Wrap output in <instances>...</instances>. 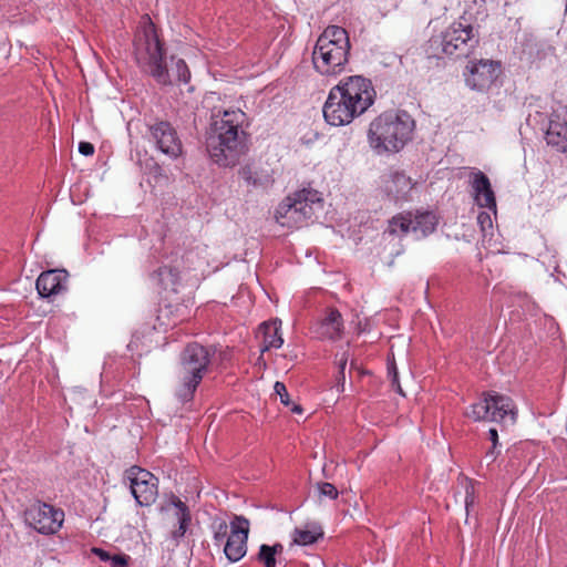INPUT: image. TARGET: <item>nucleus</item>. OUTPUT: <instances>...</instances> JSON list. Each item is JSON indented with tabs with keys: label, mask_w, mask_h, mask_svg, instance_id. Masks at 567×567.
Instances as JSON below:
<instances>
[{
	"label": "nucleus",
	"mask_w": 567,
	"mask_h": 567,
	"mask_svg": "<svg viewBox=\"0 0 567 567\" xmlns=\"http://www.w3.org/2000/svg\"><path fill=\"white\" fill-rule=\"evenodd\" d=\"M545 140L557 152L567 153V105L551 113Z\"/></svg>",
	"instance_id": "obj_17"
},
{
	"label": "nucleus",
	"mask_w": 567,
	"mask_h": 567,
	"mask_svg": "<svg viewBox=\"0 0 567 567\" xmlns=\"http://www.w3.org/2000/svg\"><path fill=\"white\" fill-rule=\"evenodd\" d=\"M322 207L320 193L303 188L287 196L277 207L275 218L287 228H300Z\"/></svg>",
	"instance_id": "obj_6"
},
{
	"label": "nucleus",
	"mask_w": 567,
	"mask_h": 567,
	"mask_svg": "<svg viewBox=\"0 0 567 567\" xmlns=\"http://www.w3.org/2000/svg\"><path fill=\"white\" fill-rule=\"evenodd\" d=\"M350 49L347 30L339 25H328L317 39L313 48V69L324 76H336L342 73L349 62Z\"/></svg>",
	"instance_id": "obj_4"
},
{
	"label": "nucleus",
	"mask_w": 567,
	"mask_h": 567,
	"mask_svg": "<svg viewBox=\"0 0 567 567\" xmlns=\"http://www.w3.org/2000/svg\"><path fill=\"white\" fill-rule=\"evenodd\" d=\"M347 360H343L340 364L341 373H343L344 367H346Z\"/></svg>",
	"instance_id": "obj_41"
},
{
	"label": "nucleus",
	"mask_w": 567,
	"mask_h": 567,
	"mask_svg": "<svg viewBox=\"0 0 567 567\" xmlns=\"http://www.w3.org/2000/svg\"><path fill=\"white\" fill-rule=\"evenodd\" d=\"M338 84L359 116L374 104L377 91L370 79L350 75L343 78Z\"/></svg>",
	"instance_id": "obj_10"
},
{
	"label": "nucleus",
	"mask_w": 567,
	"mask_h": 567,
	"mask_svg": "<svg viewBox=\"0 0 567 567\" xmlns=\"http://www.w3.org/2000/svg\"><path fill=\"white\" fill-rule=\"evenodd\" d=\"M246 118V113L240 109L213 112L207 151L219 166H235L246 153V133L243 130Z\"/></svg>",
	"instance_id": "obj_1"
},
{
	"label": "nucleus",
	"mask_w": 567,
	"mask_h": 567,
	"mask_svg": "<svg viewBox=\"0 0 567 567\" xmlns=\"http://www.w3.org/2000/svg\"><path fill=\"white\" fill-rule=\"evenodd\" d=\"M125 480L135 501L141 506H150L157 497V478L148 471L132 466L125 471Z\"/></svg>",
	"instance_id": "obj_12"
},
{
	"label": "nucleus",
	"mask_w": 567,
	"mask_h": 567,
	"mask_svg": "<svg viewBox=\"0 0 567 567\" xmlns=\"http://www.w3.org/2000/svg\"><path fill=\"white\" fill-rule=\"evenodd\" d=\"M290 406H291V408H290V410H291V412H293V413L301 414V413H302V411H303V410H302V408H301V405H299V404H295V403H292V402H291V403H290Z\"/></svg>",
	"instance_id": "obj_39"
},
{
	"label": "nucleus",
	"mask_w": 567,
	"mask_h": 567,
	"mask_svg": "<svg viewBox=\"0 0 567 567\" xmlns=\"http://www.w3.org/2000/svg\"><path fill=\"white\" fill-rule=\"evenodd\" d=\"M27 524L43 535L56 534L64 522V512L51 504L35 502L24 512Z\"/></svg>",
	"instance_id": "obj_9"
},
{
	"label": "nucleus",
	"mask_w": 567,
	"mask_h": 567,
	"mask_svg": "<svg viewBox=\"0 0 567 567\" xmlns=\"http://www.w3.org/2000/svg\"><path fill=\"white\" fill-rule=\"evenodd\" d=\"M228 529H230V524L228 525L225 520H221L214 526L215 545L219 546L224 543V539L229 536Z\"/></svg>",
	"instance_id": "obj_28"
},
{
	"label": "nucleus",
	"mask_w": 567,
	"mask_h": 567,
	"mask_svg": "<svg viewBox=\"0 0 567 567\" xmlns=\"http://www.w3.org/2000/svg\"><path fill=\"white\" fill-rule=\"evenodd\" d=\"M169 505L174 507L173 516L176 519V525L171 530V539L177 546L189 528L192 514L188 506L175 495L171 497Z\"/></svg>",
	"instance_id": "obj_21"
},
{
	"label": "nucleus",
	"mask_w": 567,
	"mask_h": 567,
	"mask_svg": "<svg viewBox=\"0 0 567 567\" xmlns=\"http://www.w3.org/2000/svg\"><path fill=\"white\" fill-rule=\"evenodd\" d=\"M389 375L391 377L392 385H395L396 386V391L401 395H404L403 390H402V388H401V385L399 383L398 371H396L395 365L389 367Z\"/></svg>",
	"instance_id": "obj_35"
},
{
	"label": "nucleus",
	"mask_w": 567,
	"mask_h": 567,
	"mask_svg": "<svg viewBox=\"0 0 567 567\" xmlns=\"http://www.w3.org/2000/svg\"><path fill=\"white\" fill-rule=\"evenodd\" d=\"M274 389L276 394L279 395L281 403L286 406H290L291 401L286 385L282 382L277 381Z\"/></svg>",
	"instance_id": "obj_32"
},
{
	"label": "nucleus",
	"mask_w": 567,
	"mask_h": 567,
	"mask_svg": "<svg viewBox=\"0 0 567 567\" xmlns=\"http://www.w3.org/2000/svg\"><path fill=\"white\" fill-rule=\"evenodd\" d=\"M79 152L84 156H91L94 154V145L89 142H80Z\"/></svg>",
	"instance_id": "obj_36"
},
{
	"label": "nucleus",
	"mask_w": 567,
	"mask_h": 567,
	"mask_svg": "<svg viewBox=\"0 0 567 567\" xmlns=\"http://www.w3.org/2000/svg\"><path fill=\"white\" fill-rule=\"evenodd\" d=\"M414 121L406 112L388 111L369 125L368 141L378 154L396 153L412 138Z\"/></svg>",
	"instance_id": "obj_3"
},
{
	"label": "nucleus",
	"mask_w": 567,
	"mask_h": 567,
	"mask_svg": "<svg viewBox=\"0 0 567 567\" xmlns=\"http://www.w3.org/2000/svg\"><path fill=\"white\" fill-rule=\"evenodd\" d=\"M414 186L413 179L404 172L395 171L382 177L384 193L394 200H406Z\"/></svg>",
	"instance_id": "obj_18"
},
{
	"label": "nucleus",
	"mask_w": 567,
	"mask_h": 567,
	"mask_svg": "<svg viewBox=\"0 0 567 567\" xmlns=\"http://www.w3.org/2000/svg\"><path fill=\"white\" fill-rule=\"evenodd\" d=\"M322 112L326 122L332 126L348 125L359 117L339 84L329 91Z\"/></svg>",
	"instance_id": "obj_11"
},
{
	"label": "nucleus",
	"mask_w": 567,
	"mask_h": 567,
	"mask_svg": "<svg viewBox=\"0 0 567 567\" xmlns=\"http://www.w3.org/2000/svg\"><path fill=\"white\" fill-rule=\"evenodd\" d=\"M284 545L276 543L274 545L261 544L255 559L264 567H277V561L281 560Z\"/></svg>",
	"instance_id": "obj_25"
},
{
	"label": "nucleus",
	"mask_w": 567,
	"mask_h": 567,
	"mask_svg": "<svg viewBox=\"0 0 567 567\" xmlns=\"http://www.w3.org/2000/svg\"><path fill=\"white\" fill-rule=\"evenodd\" d=\"M193 257V251H188L183 258L185 261H189Z\"/></svg>",
	"instance_id": "obj_40"
},
{
	"label": "nucleus",
	"mask_w": 567,
	"mask_h": 567,
	"mask_svg": "<svg viewBox=\"0 0 567 567\" xmlns=\"http://www.w3.org/2000/svg\"><path fill=\"white\" fill-rule=\"evenodd\" d=\"M68 272L60 269L43 271L37 279V290L42 297L58 295L65 290L68 282Z\"/></svg>",
	"instance_id": "obj_19"
},
{
	"label": "nucleus",
	"mask_w": 567,
	"mask_h": 567,
	"mask_svg": "<svg viewBox=\"0 0 567 567\" xmlns=\"http://www.w3.org/2000/svg\"><path fill=\"white\" fill-rule=\"evenodd\" d=\"M477 223L480 224L483 231L486 230V228L492 227V218L488 213L482 212L477 216Z\"/></svg>",
	"instance_id": "obj_34"
},
{
	"label": "nucleus",
	"mask_w": 567,
	"mask_h": 567,
	"mask_svg": "<svg viewBox=\"0 0 567 567\" xmlns=\"http://www.w3.org/2000/svg\"><path fill=\"white\" fill-rule=\"evenodd\" d=\"M318 489H319L320 495L327 496L330 499H336L339 495V492L336 488V486L328 482L319 483Z\"/></svg>",
	"instance_id": "obj_30"
},
{
	"label": "nucleus",
	"mask_w": 567,
	"mask_h": 567,
	"mask_svg": "<svg viewBox=\"0 0 567 567\" xmlns=\"http://www.w3.org/2000/svg\"><path fill=\"white\" fill-rule=\"evenodd\" d=\"M135 59L140 68L152 75L159 84L167 85L173 81L187 83L190 72L183 59L171 58V66L165 60L164 43L159 40L154 23L147 21L136 33L134 41Z\"/></svg>",
	"instance_id": "obj_2"
},
{
	"label": "nucleus",
	"mask_w": 567,
	"mask_h": 567,
	"mask_svg": "<svg viewBox=\"0 0 567 567\" xmlns=\"http://www.w3.org/2000/svg\"><path fill=\"white\" fill-rule=\"evenodd\" d=\"M488 436L492 442V449L486 453V457H489L491 461H495L496 458V447L498 445V432L495 427H491L488 431Z\"/></svg>",
	"instance_id": "obj_31"
},
{
	"label": "nucleus",
	"mask_w": 567,
	"mask_h": 567,
	"mask_svg": "<svg viewBox=\"0 0 567 567\" xmlns=\"http://www.w3.org/2000/svg\"><path fill=\"white\" fill-rule=\"evenodd\" d=\"M480 43L478 34L470 23L454 21L441 34L444 54L455 58L467 56Z\"/></svg>",
	"instance_id": "obj_8"
},
{
	"label": "nucleus",
	"mask_w": 567,
	"mask_h": 567,
	"mask_svg": "<svg viewBox=\"0 0 567 567\" xmlns=\"http://www.w3.org/2000/svg\"><path fill=\"white\" fill-rule=\"evenodd\" d=\"M128 561H130V556H127L125 554L111 555V559H110L112 567H126L128 565Z\"/></svg>",
	"instance_id": "obj_33"
},
{
	"label": "nucleus",
	"mask_w": 567,
	"mask_h": 567,
	"mask_svg": "<svg viewBox=\"0 0 567 567\" xmlns=\"http://www.w3.org/2000/svg\"><path fill=\"white\" fill-rule=\"evenodd\" d=\"M437 218L431 212H422L413 214L412 233L417 237H425L435 230Z\"/></svg>",
	"instance_id": "obj_26"
},
{
	"label": "nucleus",
	"mask_w": 567,
	"mask_h": 567,
	"mask_svg": "<svg viewBox=\"0 0 567 567\" xmlns=\"http://www.w3.org/2000/svg\"><path fill=\"white\" fill-rule=\"evenodd\" d=\"M152 140L155 142L157 148L169 156L177 158L182 155L183 145L177 135L176 130L171 123L159 121L148 126Z\"/></svg>",
	"instance_id": "obj_16"
},
{
	"label": "nucleus",
	"mask_w": 567,
	"mask_h": 567,
	"mask_svg": "<svg viewBox=\"0 0 567 567\" xmlns=\"http://www.w3.org/2000/svg\"><path fill=\"white\" fill-rule=\"evenodd\" d=\"M92 553L102 561H110L111 559V554L102 548L93 547Z\"/></svg>",
	"instance_id": "obj_37"
},
{
	"label": "nucleus",
	"mask_w": 567,
	"mask_h": 567,
	"mask_svg": "<svg viewBox=\"0 0 567 567\" xmlns=\"http://www.w3.org/2000/svg\"><path fill=\"white\" fill-rule=\"evenodd\" d=\"M280 326L281 322L278 320L267 321L259 326L258 337L261 338V352L279 349L282 346Z\"/></svg>",
	"instance_id": "obj_23"
},
{
	"label": "nucleus",
	"mask_w": 567,
	"mask_h": 567,
	"mask_svg": "<svg viewBox=\"0 0 567 567\" xmlns=\"http://www.w3.org/2000/svg\"><path fill=\"white\" fill-rule=\"evenodd\" d=\"M152 281L162 290L178 292L181 271L173 265H163L151 274Z\"/></svg>",
	"instance_id": "obj_22"
},
{
	"label": "nucleus",
	"mask_w": 567,
	"mask_h": 567,
	"mask_svg": "<svg viewBox=\"0 0 567 567\" xmlns=\"http://www.w3.org/2000/svg\"><path fill=\"white\" fill-rule=\"evenodd\" d=\"M238 173H239L240 177L248 185H252V186L259 185L258 178L256 177L255 172L252 171V168L249 165H245V166L240 167Z\"/></svg>",
	"instance_id": "obj_29"
},
{
	"label": "nucleus",
	"mask_w": 567,
	"mask_h": 567,
	"mask_svg": "<svg viewBox=\"0 0 567 567\" xmlns=\"http://www.w3.org/2000/svg\"><path fill=\"white\" fill-rule=\"evenodd\" d=\"M466 416L475 422L493 421L514 424L516 410L513 400L497 393H485L478 401L470 405Z\"/></svg>",
	"instance_id": "obj_7"
},
{
	"label": "nucleus",
	"mask_w": 567,
	"mask_h": 567,
	"mask_svg": "<svg viewBox=\"0 0 567 567\" xmlns=\"http://www.w3.org/2000/svg\"><path fill=\"white\" fill-rule=\"evenodd\" d=\"M473 502H474V497H473L472 493L470 492V488H466V498H465L466 509H468V506L471 504H473Z\"/></svg>",
	"instance_id": "obj_38"
},
{
	"label": "nucleus",
	"mask_w": 567,
	"mask_h": 567,
	"mask_svg": "<svg viewBox=\"0 0 567 567\" xmlns=\"http://www.w3.org/2000/svg\"><path fill=\"white\" fill-rule=\"evenodd\" d=\"M471 185L474 190V199L481 207L496 208V199L488 177L481 171L471 173Z\"/></svg>",
	"instance_id": "obj_20"
},
{
	"label": "nucleus",
	"mask_w": 567,
	"mask_h": 567,
	"mask_svg": "<svg viewBox=\"0 0 567 567\" xmlns=\"http://www.w3.org/2000/svg\"><path fill=\"white\" fill-rule=\"evenodd\" d=\"M214 351L198 342L188 343L179 355L176 395L182 401H190L197 386L208 371Z\"/></svg>",
	"instance_id": "obj_5"
},
{
	"label": "nucleus",
	"mask_w": 567,
	"mask_h": 567,
	"mask_svg": "<svg viewBox=\"0 0 567 567\" xmlns=\"http://www.w3.org/2000/svg\"><path fill=\"white\" fill-rule=\"evenodd\" d=\"M311 333L319 340H340L344 332V320L337 308H327L312 322Z\"/></svg>",
	"instance_id": "obj_15"
},
{
	"label": "nucleus",
	"mask_w": 567,
	"mask_h": 567,
	"mask_svg": "<svg viewBox=\"0 0 567 567\" xmlns=\"http://www.w3.org/2000/svg\"><path fill=\"white\" fill-rule=\"evenodd\" d=\"M412 227H413V213L405 212V213H400V214L393 216L389 220L386 231L390 235L404 236V235H408L409 233H412Z\"/></svg>",
	"instance_id": "obj_27"
},
{
	"label": "nucleus",
	"mask_w": 567,
	"mask_h": 567,
	"mask_svg": "<svg viewBox=\"0 0 567 567\" xmlns=\"http://www.w3.org/2000/svg\"><path fill=\"white\" fill-rule=\"evenodd\" d=\"M466 84L476 91H485L492 86L501 72L498 62L492 60L471 61L466 66Z\"/></svg>",
	"instance_id": "obj_14"
},
{
	"label": "nucleus",
	"mask_w": 567,
	"mask_h": 567,
	"mask_svg": "<svg viewBox=\"0 0 567 567\" xmlns=\"http://www.w3.org/2000/svg\"><path fill=\"white\" fill-rule=\"evenodd\" d=\"M248 536L249 520L244 516L235 515L224 546V554L229 561H239L246 555Z\"/></svg>",
	"instance_id": "obj_13"
},
{
	"label": "nucleus",
	"mask_w": 567,
	"mask_h": 567,
	"mask_svg": "<svg viewBox=\"0 0 567 567\" xmlns=\"http://www.w3.org/2000/svg\"><path fill=\"white\" fill-rule=\"evenodd\" d=\"M323 537V529L316 523L306 524L303 527L295 528L292 544L300 546L312 545Z\"/></svg>",
	"instance_id": "obj_24"
}]
</instances>
